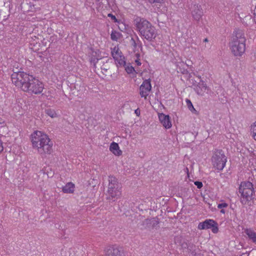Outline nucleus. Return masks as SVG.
Listing matches in <instances>:
<instances>
[{"label":"nucleus","mask_w":256,"mask_h":256,"mask_svg":"<svg viewBox=\"0 0 256 256\" xmlns=\"http://www.w3.org/2000/svg\"><path fill=\"white\" fill-rule=\"evenodd\" d=\"M13 84L22 91L31 94H41L44 88L43 83L32 75L18 71L11 74Z\"/></svg>","instance_id":"1"},{"label":"nucleus","mask_w":256,"mask_h":256,"mask_svg":"<svg viewBox=\"0 0 256 256\" xmlns=\"http://www.w3.org/2000/svg\"><path fill=\"white\" fill-rule=\"evenodd\" d=\"M135 30L144 40L154 42L158 36V30L149 21L144 18L136 16L134 20Z\"/></svg>","instance_id":"2"},{"label":"nucleus","mask_w":256,"mask_h":256,"mask_svg":"<svg viewBox=\"0 0 256 256\" xmlns=\"http://www.w3.org/2000/svg\"><path fill=\"white\" fill-rule=\"evenodd\" d=\"M32 146L41 155L50 154L52 152L53 144L48 136L41 131H34L31 134Z\"/></svg>","instance_id":"3"},{"label":"nucleus","mask_w":256,"mask_h":256,"mask_svg":"<svg viewBox=\"0 0 256 256\" xmlns=\"http://www.w3.org/2000/svg\"><path fill=\"white\" fill-rule=\"evenodd\" d=\"M234 36L230 42V48L234 56H242L246 50V39L241 30L234 32Z\"/></svg>","instance_id":"4"},{"label":"nucleus","mask_w":256,"mask_h":256,"mask_svg":"<svg viewBox=\"0 0 256 256\" xmlns=\"http://www.w3.org/2000/svg\"><path fill=\"white\" fill-rule=\"evenodd\" d=\"M238 192L241 204L242 205H250V202L254 200L255 194L253 184L249 181L241 182Z\"/></svg>","instance_id":"5"},{"label":"nucleus","mask_w":256,"mask_h":256,"mask_svg":"<svg viewBox=\"0 0 256 256\" xmlns=\"http://www.w3.org/2000/svg\"><path fill=\"white\" fill-rule=\"evenodd\" d=\"M108 185L107 190L106 199L110 202H115L120 198L122 194V186L118 179L113 176H109L108 178Z\"/></svg>","instance_id":"6"},{"label":"nucleus","mask_w":256,"mask_h":256,"mask_svg":"<svg viewBox=\"0 0 256 256\" xmlns=\"http://www.w3.org/2000/svg\"><path fill=\"white\" fill-rule=\"evenodd\" d=\"M211 161L214 168L221 171L226 166L227 158L222 150L215 149L213 152Z\"/></svg>","instance_id":"7"},{"label":"nucleus","mask_w":256,"mask_h":256,"mask_svg":"<svg viewBox=\"0 0 256 256\" xmlns=\"http://www.w3.org/2000/svg\"><path fill=\"white\" fill-rule=\"evenodd\" d=\"M198 228L199 230L211 229L213 233L216 234L218 231V223L212 219H207L204 221L200 222Z\"/></svg>","instance_id":"8"},{"label":"nucleus","mask_w":256,"mask_h":256,"mask_svg":"<svg viewBox=\"0 0 256 256\" xmlns=\"http://www.w3.org/2000/svg\"><path fill=\"white\" fill-rule=\"evenodd\" d=\"M151 90L150 79L145 80L140 87V94L142 98L146 99Z\"/></svg>","instance_id":"9"},{"label":"nucleus","mask_w":256,"mask_h":256,"mask_svg":"<svg viewBox=\"0 0 256 256\" xmlns=\"http://www.w3.org/2000/svg\"><path fill=\"white\" fill-rule=\"evenodd\" d=\"M190 13L193 19L199 22L203 16V10L199 4H194L190 8Z\"/></svg>","instance_id":"10"},{"label":"nucleus","mask_w":256,"mask_h":256,"mask_svg":"<svg viewBox=\"0 0 256 256\" xmlns=\"http://www.w3.org/2000/svg\"><path fill=\"white\" fill-rule=\"evenodd\" d=\"M106 256H123L122 249L116 245L110 246L107 248Z\"/></svg>","instance_id":"11"},{"label":"nucleus","mask_w":256,"mask_h":256,"mask_svg":"<svg viewBox=\"0 0 256 256\" xmlns=\"http://www.w3.org/2000/svg\"><path fill=\"white\" fill-rule=\"evenodd\" d=\"M158 116L161 124L165 128L169 129L172 127V124L169 115H166L163 113H159Z\"/></svg>","instance_id":"12"},{"label":"nucleus","mask_w":256,"mask_h":256,"mask_svg":"<svg viewBox=\"0 0 256 256\" xmlns=\"http://www.w3.org/2000/svg\"><path fill=\"white\" fill-rule=\"evenodd\" d=\"M208 89V86L205 82L202 80H200L196 86L194 88V90L196 92L199 96H202L204 94V92Z\"/></svg>","instance_id":"13"},{"label":"nucleus","mask_w":256,"mask_h":256,"mask_svg":"<svg viewBox=\"0 0 256 256\" xmlns=\"http://www.w3.org/2000/svg\"><path fill=\"white\" fill-rule=\"evenodd\" d=\"M100 59H102V56L100 55V50H92L90 61V62L94 65V68H96V64L98 60Z\"/></svg>","instance_id":"14"},{"label":"nucleus","mask_w":256,"mask_h":256,"mask_svg":"<svg viewBox=\"0 0 256 256\" xmlns=\"http://www.w3.org/2000/svg\"><path fill=\"white\" fill-rule=\"evenodd\" d=\"M244 232L248 236L249 240L256 244V232L250 228H246L244 230Z\"/></svg>","instance_id":"15"},{"label":"nucleus","mask_w":256,"mask_h":256,"mask_svg":"<svg viewBox=\"0 0 256 256\" xmlns=\"http://www.w3.org/2000/svg\"><path fill=\"white\" fill-rule=\"evenodd\" d=\"M110 150L114 155L117 156H120L122 154V152L120 149V147L118 144L115 142H112V143L110 144Z\"/></svg>","instance_id":"16"},{"label":"nucleus","mask_w":256,"mask_h":256,"mask_svg":"<svg viewBox=\"0 0 256 256\" xmlns=\"http://www.w3.org/2000/svg\"><path fill=\"white\" fill-rule=\"evenodd\" d=\"M135 37L136 40H135L133 37L131 38L130 42L132 46L134 47V49H136L137 48H138L142 50V46L141 41L140 40L138 37L136 35L135 36Z\"/></svg>","instance_id":"17"},{"label":"nucleus","mask_w":256,"mask_h":256,"mask_svg":"<svg viewBox=\"0 0 256 256\" xmlns=\"http://www.w3.org/2000/svg\"><path fill=\"white\" fill-rule=\"evenodd\" d=\"M74 185L72 182H68L62 188V191L64 193L72 194L74 192Z\"/></svg>","instance_id":"18"},{"label":"nucleus","mask_w":256,"mask_h":256,"mask_svg":"<svg viewBox=\"0 0 256 256\" xmlns=\"http://www.w3.org/2000/svg\"><path fill=\"white\" fill-rule=\"evenodd\" d=\"M150 228H154L160 224V220L158 217L149 218Z\"/></svg>","instance_id":"19"},{"label":"nucleus","mask_w":256,"mask_h":256,"mask_svg":"<svg viewBox=\"0 0 256 256\" xmlns=\"http://www.w3.org/2000/svg\"><path fill=\"white\" fill-rule=\"evenodd\" d=\"M189 253H190L192 256H196V246L192 243H189L187 248Z\"/></svg>","instance_id":"20"},{"label":"nucleus","mask_w":256,"mask_h":256,"mask_svg":"<svg viewBox=\"0 0 256 256\" xmlns=\"http://www.w3.org/2000/svg\"><path fill=\"white\" fill-rule=\"evenodd\" d=\"M74 88L79 92V94L82 93L84 90V86H82V83L80 82H76Z\"/></svg>","instance_id":"21"},{"label":"nucleus","mask_w":256,"mask_h":256,"mask_svg":"<svg viewBox=\"0 0 256 256\" xmlns=\"http://www.w3.org/2000/svg\"><path fill=\"white\" fill-rule=\"evenodd\" d=\"M122 34L116 31V30H112V33L110 34V38L112 40L114 41H118V40L120 38Z\"/></svg>","instance_id":"22"},{"label":"nucleus","mask_w":256,"mask_h":256,"mask_svg":"<svg viewBox=\"0 0 256 256\" xmlns=\"http://www.w3.org/2000/svg\"><path fill=\"white\" fill-rule=\"evenodd\" d=\"M112 55L113 58L116 60H118L119 58H122L118 48L116 47H114L112 51Z\"/></svg>","instance_id":"23"},{"label":"nucleus","mask_w":256,"mask_h":256,"mask_svg":"<svg viewBox=\"0 0 256 256\" xmlns=\"http://www.w3.org/2000/svg\"><path fill=\"white\" fill-rule=\"evenodd\" d=\"M250 132L252 137L254 139L256 140V122L254 123L250 126Z\"/></svg>","instance_id":"24"},{"label":"nucleus","mask_w":256,"mask_h":256,"mask_svg":"<svg viewBox=\"0 0 256 256\" xmlns=\"http://www.w3.org/2000/svg\"><path fill=\"white\" fill-rule=\"evenodd\" d=\"M46 114L52 118H56V114L54 110L52 109H48L46 110Z\"/></svg>","instance_id":"25"},{"label":"nucleus","mask_w":256,"mask_h":256,"mask_svg":"<svg viewBox=\"0 0 256 256\" xmlns=\"http://www.w3.org/2000/svg\"><path fill=\"white\" fill-rule=\"evenodd\" d=\"M174 241L175 243L179 246H180L182 245V242H184L185 240L182 238L181 236H176L174 238Z\"/></svg>","instance_id":"26"},{"label":"nucleus","mask_w":256,"mask_h":256,"mask_svg":"<svg viewBox=\"0 0 256 256\" xmlns=\"http://www.w3.org/2000/svg\"><path fill=\"white\" fill-rule=\"evenodd\" d=\"M149 222H150L149 220V218H146L142 221V225L144 226V228H145V229L150 228Z\"/></svg>","instance_id":"27"},{"label":"nucleus","mask_w":256,"mask_h":256,"mask_svg":"<svg viewBox=\"0 0 256 256\" xmlns=\"http://www.w3.org/2000/svg\"><path fill=\"white\" fill-rule=\"evenodd\" d=\"M135 56L136 57V59L134 60V62L137 66H140L142 64V63L140 62V54L138 53H136V54Z\"/></svg>","instance_id":"28"},{"label":"nucleus","mask_w":256,"mask_h":256,"mask_svg":"<svg viewBox=\"0 0 256 256\" xmlns=\"http://www.w3.org/2000/svg\"><path fill=\"white\" fill-rule=\"evenodd\" d=\"M125 70L127 73L128 74H132L135 71L134 68L132 66H128L126 68Z\"/></svg>","instance_id":"29"},{"label":"nucleus","mask_w":256,"mask_h":256,"mask_svg":"<svg viewBox=\"0 0 256 256\" xmlns=\"http://www.w3.org/2000/svg\"><path fill=\"white\" fill-rule=\"evenodd\" d=\"M228 206V204L226 202H222L220 204H218V208L220 209H222L225 208H227Z\"/></svg>","instance_id":"30"},{"label":"nucleus","mask_w":256,"mask_h":256,"mask_svg":"<svg viewBox=\"0 0 256 256\" xmlns=\"http://www.w3.org/2000/svg\"><path fill=\"white\" fill-rule=\"evenodd\" d=\"M186 106H188V108L189 109L191 108H192L193 106V104H192V102H191L190 100H189V99H186Z\"/></svg>","instance_id":"31"},{"label":"nucleus","mask_w":256,"mask_h":256,"mask_svg":"<svg viewBox=\"0 0 256 256\" xmlns=\"http://www.w3.org/2000/svg\"><path fill=\"white\" fill-rule=\"evenodd\" d=\"M194 184L197 186L198 188H201L202 187V183L201 182L196 181L194 182Z\"/></svg>","instance_id":"32"},{"label":"nucleus","mask_w":256,"mask_h":256,"mask_svg":"<svg viewBox=\"0 0 256 256\" xmlns=\"http://www.w3.org/2000/svg\"><path fill=\"white\" fill-rule=\"evenodd\" d=\"M108 17L110 18L112 20H113L114 22H117L118 20L116 18V16L113 15L112 14H108Z\"/></svg>","instance_id":"33"},{"label":"nucleus","mask_w":256,"mask_h":256,"mask_svg":"<svg viewBox=\"0 0 256 256\" xmlns=\"http://www.w3.org/2000/svg\"><path fill=\"white\" fill-rule=\"evenodd\" d=\"M188 244L185 240L184 242H182L180 246L182 249H186L188 248Z\"/></svg>","instance_id":"34"},{"label":"nucleus","mask_w":256,"mask_h":256,"mask_svg":"<svg viewBox=\"0 0 256 256\" xmlns=\"http://www.w3.org/2000/svg\"><path fill=\"white\" fill-rule=\"evenodd\" d=\"M124 57H123V59H122L121 58L119 60V62L118 63L120 64V65H125L126 64V62L125 60H124Z\"/></svg>","instance_id":"35"},{"label":"nucleus","mask_w":256,"mask_h":256,"mask_svg":"<svg viewBox=\"0 0 256 256\" xmlns=\"http://www.w3.org/2000/svg\"><path fill=\"white\" fill-rule=\"evenodd\" d=\"M189 110L194 114H198V111L196 110L194 106H192V108L189 109Z\"/></svg>","instance_id":"36"},{"label":"nucleus","mask_w":256,"mask_h":256,"mask_svg":"<svg viewBox=\"0 0 256 256\" xmlns=\"http://www.w3.org/2000/svg\"><path fill=\"white\" fill-rule=\"evenodd\" d=\"M189 110L194 114H198V111L196 110L194 106H192V108L189 109Z\"/></svg>","instance_id":"37"},{"label":"nucleus","mask_w":256,"mask_h":256,"mask_svg":"<svg viewBox=\"0 0 256 256\" xmlns=\"http://www.w3.org/2000/svg\"><path fill=\"white\" fill-rule=\"evenodd\" d=\"M3 150H4V147H3V145H2V142L1 140L0 139V153H1L2 152Z\"/></svg>","instance_id":"38"},{"label":"nucleus","mask_w":256,"mask_h":256,"mask_svg":"<svg viewBox=\"0 0 256 256\" xmlns=\"http://www.w3.org/2000/svg\"><path fill=\"white\" fill-rule=\"evenodd\" d=\"M192 85L195 87L196 84L198 83L195 80L192 79Z\"/></svg>","instance_id":"39"},{"label":"nucleus","mask_w":256,"mask_h":256,"mask_svg":"<svg viewBox=\"0 0 256 256\" xmlns=\"http://www.w3.org/2000/svg\"><path fill=\"white\" fill-rule=\"evenodd\" d=\"M135 113L137 116H138L140 114V112L138 109H136L135 110Z\"/></svg>","instance_id":"40"},{"label":"nucleus","mask_w":256,"mask_h":256,"mask_svg":"<svg viewBox=\"0 0 256 256\" xmlns=\"http://www.w3.org/2000/svg\"><path fill=\"white\" fill-rule=\"evenodd\" d=\"M220 212L222 214H225V210L224 208L221 209Z\"/></svg>","instance_id":"41"},{"label":"nucleus","mask_w":256,"mask_h":256,"mask_svg":"<svg viewBox=\"0 0 256 256\" xmlns=\"http://www.w3.org/2000/svg\"><path fill=\"white\" fill-rule=\"evenodd\" d=\"M208 39L207 38H206L204 40V42H208Z\"/></svg>","instance_id":"42"},{"label":"nucleus","mask_w":256,"mask_h":256,"mask_svg":"<svg viewBox=\"0 0 256 256\" xmlns=\"http://www.w3.org/2000/svg\"><path fill=\"white\" fill-rule=\"evenodd\" d=\"M201 80V76H197Z\"/></svg>","instance_id":"43"},{"label":"nucleus","mask_w":256,"mask_h":256,"mask_svg":"<svg viewBox=\"0 0 256 256\" xmlns=\"http://www.w3.org/2000/svg\"><path fill=\"white\" fill-rule=\"evenodd\" d=\"M102 70H104L105 71H106V70H106V68H104V69L102 68Z\"/></svg>","instance_id":"44"}]
</instances>
